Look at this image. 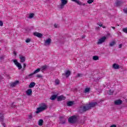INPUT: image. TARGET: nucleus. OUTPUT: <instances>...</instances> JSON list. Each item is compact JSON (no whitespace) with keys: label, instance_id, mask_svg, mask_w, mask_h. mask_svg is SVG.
Instances as JSON below:
<instances>
[{"label":"nucleus","instance_id":"nucleus-1","mask_svg":"<svg viewBox=\"0 0 127 127\" xmlns=\"http://www.w3.org/2000/svg\"><path fill=\"white\" fill-rule=\"evenodd\" d=\"M97 105H98V103L97 102L90 103L85 106L80 107V108L79 110V112L80 114H83L84 112H86V111H88V110H90L91 108H94V107H95L96 106H97Z\"/></svg>","mask_w":127,"mask_h":127},{"label":"nucleus","instance_id":"nucleus-2","mask_svg":"<svg viewBox=\"0 0 127 127\" xmlns=\"http://www.w3.org/2000/svg\"><path fill=\"white\" fill-rule=\"evenodd\" d=\"M47 105L45 103H41L39 105V107L37 108V111H36V114H39V113H41V112H43V111H45L47 110Z\"/></svg>","mask_w":127,"mask_h":127},{"label":"nucleus","instance_id":"nucleus-3","mask_svg":"<svg viewBox=\"0 0 127 127\" xmlns=\"http://www.w3.org/2000/svg\"><path fill=\"white\" fill-rule=\"evenodd\" d=\"M69 124H75L77 122V117L75 116H71L68 119Z\"/></svg>","mask_w":127,"mask_h":127},{"label":"nucleus","instance_id":"nucleus-4","mask_svg":"<svg viewBox=\"0 0 127 127\" xmlns=\"http://www.w3.org/2000/svg\"><path fill=\"white\" fill-rule=\"evenodd\" d=\"M61 4L59 6V8L62 9L64 8V6L65 4L68 3V0H61Z\"/></svg>","mask_w":127,"mask_h":127},{"label":"nucleus","instance_id":"nucleus-5","mask_svg":"<svg viewBox=\"0 0 127 127\" xmlns=\"http://www.w3.org/2000/svg\"><path fill=\"white\" fill-rule=\"evenodd\" d=\"M12 61L14 63L16 67H18L19 70H20V69H22V66L21 65V64L17 62V60H13Z\"/></svg>","mask_w":127,"mask_h":127},{"label":"nucleus","instance_id":"nucleus-6","mask_svg":"<svg viewBox=\"0 0 127 127\" xmlns=\"http://www.w3.org/2000/svg\"><path fill=\"white\" fill-rule=\"evenodd\" d=\"M60 121L62 125H65V124H66V122H67V118L64 117H60Z\"/></svg>","mask_w":127,"mask_h":127},{"label":"nucleus","instance_id":"nucleus-7","mask_svg":"<svg viewBox=\"0 0 127 127\" xmlns=\"http://www.w3.org/2000/svg\"><path fill=\"white\" fill-rule=\"evenodd\" d=\"M106 39H107V37H106L105 36L101 38L98 40V41L97 42V44L99 45L102 44V43H104V42L106 41Z\"/></svg>","mask_w":127,"mask_h":127},{"label":"nucleus","instance_id":"nucleus-8","mask_svg":"<svg viewBox=\"0 0 127 127\" xmlns=\"http://www.w3.org/2000/svg\"><path fill=\"white\" fill-rule=\"evenodd\" d=\"M71 75V71L70 70H66L65 71V73H63L62 76H65L66 78H69V76Z\"/></svg>","mask_w":127,"mask_h":127},{"label":"nucleus","instance_id":"nucleus-9","mask_svg":"<svg viewBox=\"0 0 127 127\" xmlns=\"http://www.w3.org/2000/svg\"><path fill=\"white\" fill-rule=\"evenodd\" d=\"M40 68H37L36 69L33 73L30 74L28 75V77H31L34 75V74H37V73H39V72H40Z\"/></svg>","mask_w":127,"mask_h":127},{"label":"nucleus","instance_id":"nucleus-10","mask_svg":"<svg viewBox=\"0 0 127 127\" xmlns=\"http://www.w3.org/2000/svg\"><path fill=\"white\" fill-rule=\"evenodd\" d=\"M19 57L20 59V62H21V63H24V62H25V57L19 55Z\"/></svg>","mask_w":127,"mask_h":127},{"label":"nucleus","instance_id":"nucleus-11","mask_svg":"<svg viewBox=\"0 0 127 127\" xmlns=\"http://www.w3.org/2000/svg\"><path fill=\"white\" fill-rule=\"evenodd\" d=\"M19 83V81L18 80L15 81L14 82H12L10 83V86L11 88H13V87H15L17 84Z\"/></svg>","mask_w":127,"mask_h":127},{"label":"nucleus","instance_id":"nucleus-12","mask_svg":"<svg viewBox=\"0 0 127 127\" xmlns=\"http://www.w3.org/2000/svg\"><path fill=\"white\" fill-rule=\"evenodd\" d=\"M51 41H52L51 39L48 38L46 41H45L44 42L45 45L46 46L50 45V44H51Z\"/></svg>","mask_w":127,"mask_h":127},{"label":"nucleus","instance_id":"nucleus-13","mask_svg":"<svg viewBox=\"0 0 127 127\" xmlns=\"http://www.w3.org/2000/svg\"><path fill=\"white\" fill-rule=\"evenodd\" d=\"M122 103H123V101H122V100L121 99L117 100L114 102L115 105H116L117 106H120V105H122Z\"/></svg>","mask_w":127,"mask_h":127},{"label":"nucleus","instance_id":"nucleus-14","mask_svg":"<svg viewBox=\"0 0 127 127\" xmlns=\"http://www.w3.org/2000/svg\"><path fill=\"white\" fill-rule=\"evenodd\" d=\"M34 35L35 36H37V37H38L39 38H41L42 36H43V35L40 33L36 32L34 33Z\"/></svg>","mask_w":127,"mask_h":127},{"label":"nucleus","instance_id":"nucleus-15","mask_svg":"<svg viewBox=\"0 0 127 127\" xmlns=\"http://www.w3.org/2000/svg\"><path fill=\"white\" fill-rule=\"evenodd\" d=\"M26 94L27 96H31L32 95V89H29L26 91Z\"/></svg>","mask_w":127,"mask_h":127},{"label":"nucleus","instance_id":"nucleus-16","mask_svg":"<svg viewBox=\"0 0 127 127\" xmlns=\"http://www.w3.org/2000/svg\"><path fill=\"white\" fill-rule=\"evenodd\" d=\"M66 98L63 95L58 97V101H62V100H65Z\"/></svg>","mask_w":127,"mask_h":127},{"label":"nucleus","instance_id":"nucleus-17","mask_svg":"<svg viewBox=\"0 0 127 127\" xmlns=\"http://www.w3.org/2000/svg\"><path fill=\"white\" fill-rule=\"evenodd\" d=\"M35 85H36V83L34 82H32L30 83L29 85V88H33V87L35 86Z\"/></svg>","mask_w":127,"mask_h":127},{"label":"nucleus","instance_id":"nucleus-18","mask_svg":"<svg viewBox=\"0 0 127 127\" xmlns=\"http://www.w3.org/2000/svg\"><path fill=\"white\" fill-rule=\"evenodd\" d=\"M41 69L42 70V72H44L46 70V69H47V65H45L44 66H41Z\"/></svg>","mask_w":127,"mask_h":127},{"label":"nucleus","instance_id":"nucleus-19","mask_svg":"<svg viewBox=\"0 0 127 127\" xmlns=\"http://www.w3.org/2000/svg\"><path fill=\"white\" fill-rule=\"evenodd\" d=\"M113 68L114 69H119V68H120V66L117 64H114L113 65Z\"/></svg>","mask_w":127,"mask_h":127},{"label":"nucleus","instance_id":"nucleus-20","mask_svg":"<svg viewBox=\"0 0 127 127\" xmlns=\"http://www.w3.org/2000/svg\"><path fill=\"white\" fill-rule=\"evenodd\" d=\"M74 105V102L73 101H69L67 103V106L68 107H70V106H73Z\"/></svg>","mask_w":127,"mask_h":127},{"label":"nucleus","instance_id":"nucleus-21","mask_svg":"<svg viewBox=\"0 0 127 127\" xmlns=\"http://www.w3.org/2000/svg\"><path fill=\"white\" fill-rule=\"evenodd\" d=\"M38 125L39 126H40V127H41L43 125V120H39L38 122Z\"/></svg>","mask_w":127,"mask_h":127},{"label":"nucleus","instance_id":"nucleus-22","mask_svg":"<svg viewBox=\"0 0 127 127\" xmlns=\"http://www.w3.org/2000/svg\"><path fill=\"white\" fill-rule=\"evenodd\" d=\"M90 89H91V88H90V87L85 88V89L84 91V93H89L90 92Z\"/></svg>","mask_w":127,"mask_h":127},{"label":"nucleus","instance_id":"nucleus-23","mask_svg":"<svg viewBox=\"0 0 127 127\" xmlns=\"http://www.w3.org/2000/svg\"><path fill=\"white\" fill-rule=\"evenodd\" d=\"M107 94L108 95H113V94H114V91L110 89V90L107 91Z\"/></svg>","mask_w":127,"mask_h":127},{"label":"nucleus","instance_id":"nucleus-24","mask_svg":"<svg viewBox=\"0 0 127 127\" xmlns=\"http://www.w3.org/2000/svg\"><path fill=\"white\" fill-rule=\"evenodd\" d=\"M0 122H3V114L0 113Z\"/></svg>","mask_w":127,"mask_h":127},{"label":"nucleus","instance_id":"nucleus-25","mask_svg":"<svg viewBox=\"0 0 127 127\" xmlns=\"http://www.w3.org/2000/svg\"><path fill=\"white\" fill-rule=\"evenodd\" d=\"M116 4L117 6H120V5H121V4H122V1H117Z\"/></svg>","mask_w":127,"mask_h":127},{"label":"nucleus","instance_id":"nucleus-26","mask_svg":"<svg viewBox=\"0 0 127 127\" xmlns=\"http://www.w3.org/2000/svg\"><path fill=\"white\" fill-rule=\"evenodd\" d=\"M56 98H57V95H54L53 96H51V97L50 98L51 100H52L53 101L55 99H56Z\"/></svg>","mask_w":127,"mask_h":127},{"label":"nucleus","instance_id":"nucleus-27","mask_svg":"<svg viewBox=\"0 0 127 127\" xmlns=\"http://www.w3.org/2000/svg\"><path fill=\"white\" fill-rule=\"evenodd\" d=\"M93 60L96 61L97 60H99V57L97 56H94L93 57Z\"/></svg>","mask_w":127,"mask_h":127},{"label":"nucleus","instance_id":"nucleus-28","mask_svg":"<svg viewBox=\"0 0 127 127\" xmlns=\"http://www.w3.org/2000/svg\"><path fill=\"white\" fill-rule=\"evenodd\" d=\"M72 1H74V2H76V3H77V4H79L80 2V0H71Z\"/></svg>","mask_w":127,"mask_h":127},{"label":"nucleus","instance_id":"nucleus-29","mask_svg":"<svg viewBox=\"0 0 127 127\" xmlns=\"http://www.w3.org/2000/svg\"><path fill=\"white\" fill-rule=\"evenodd\" d=\"M60 83V81H59V79H56L55 80V84L56 85H59Z\"/></svg>","mask_w":127,"mask_h":127},{"label":"nucleus","instance_id":"nucleus-30","mask_svg":"<svg viewBox=\"0 0 127 127\" xmlns=\"http://www.w3.org/2000/svg\"><path fill=\"white\" fill-rule=\"evenodd\" d=\"M79 5H83V6H85L86 5V3H82V2L79 1V3H78Z\"/></svg>","mask_w":127,"mask_h":127},{"label":"nucleus","instance_id":"nucleus-31","mask_svg":"<svg viewBox=\"0 0 127 127\" xmlns=\"http://www.w3.org/2000/svg\"><path fill=\"white\" fill-rule=\"evenodd\" d=\"M115 44H116V42H112L110 43V46H114V45H115Z\"/></svg>","mask_w":127,"mask_h":127},{"label":"nucleus","instance_id":"nucleus-32","mask_svg":"<svg viewBox=\"0 0 127 127\" xmlns=\"http://www.w3.org/2000/svg\"><path fill=\"white\" fill-rule=\"evenodd\" d=\"M33 16H34V14L31 13L29 14V18H32V17H33Z\"/></svg>","mask_w":127,"mask_h":127},{"label":"nucleus","instance_id":"nucleus-33","mask_svg":"<svg viewBox=\"0 0 127 127\" xmlns=\"http://www.w3.org/2000/svg\"><path fill=\"white\" fill-rule=\"evenodd\" d=\"M123 32H125V33L127 34V28H124L123 29Z\"/></svg>","mask_w":127,"mask_h":127},{"label":"nucleus","instance_id":"nucleus-34","mask_svg":"<svg viewBox=\"0 0 127 127\" xmlns=\"http://www.w3.org/2000/svg\"><path fill=\"white\" fill-rule=\"evenodd\" d=\"M94 1V0H87V2L88 3H92V2H93Z\"/></svg>","mask_w":127,"mask_h":127},{"label":"nucleus","instance_id":"nucleus-35","mask_svg":"<svg viewBox=\"0 0 127 127\" xmlns=\"http://www.w3.org/2000/svg\"><path fill=\"white\" fill-rule=\"evenodd\" d=\"M36 77L37 78H42V75H41V74H37Z\"/></svg>","mask_w":127,"mask_h":127},{"label":"nucleus","instance_id":"nucleus-36","mask_svg":"<svg viewBox=\"0 0 127 127\" xmlns=\"http://www.w3.org/2000/svg\"><path fill=\"white\" fill-rule=\"evenodd\" d=\"M25 42L26 43H29V42H30V39H27V40H26Z\"/></svg>","mask_w":127,"mask_h":127},{"label":"nucleus","instance_id":"nucleus-37","mask_svg":"<svg viewBox=\"0 0 127 127\" xmlns=\"http://www.w3.org/2000/svg\"><path fill=\"white\" fill-rule=\"evenodd\" d=\"M26 67V64H23V70H25V68Z\"/></svg>","mask_w":127,"mask_h":127},{"label":"nucleus","instance_id":"nucleus-38","mask_svg":"<svg viewBox=\"0 0 127 127\" xmlns=\"http://www.w3.org/2000/svg\"><path fill=\"white\" fill-rule=\"evenodd\" d=\"M83 76V74L82 73H78L77 74V77H82Z\"/></svg>","mask_w":127,"mask_h":127},{"label":"nucleus","instance_id":"nucleus-39","mask_svg":"<svg viewBox=\"0 0 127 127\" xmlns=\"http://www.w3.org/2000/svg\"><path fill=\"white\" fill-rule=\"evenodd\" d=\"M3 25V23L2 21H0V26H2Z\"/></svg>","mask_w":127,"mask_h":127},{"label":"nucleus","instance_id":"nucleus-40","mask_svg":"<svg viewBox=\"0 0 127 127\" xmlns=\"http://www.w3.org/2000/svg\"><path fill=\"white\" fill-rule=\"evenodd\" d=\"M97 24L100 26L101 27H102V26H103V24L102 23H98Z\"/></svg>","mask_w":127,"mask_h":127},{"label":"nucleus","instance_id":"nucleus-41","mask_svg":"<svg viewBox=\"0 0 127 127\" xmlns=\"http://www.w3.org/2000/svg\"><path fill=\"white\" fill-rule=\"evenodd\" d=\"M32 115L30 114V115H29V119H32Z\"/></svg>","mask_w":127,"mask_h":127},{"label":"nucleus","instance_id":"nucleus-42","mask_svg":"<svg viewBox=\"0 0 127 127\" xmlns=\"http://www.w3.org/2000/svg\"><path fill=\"white\" fill-rule=\"evenodd\" d=\"M124 12H125V13H127V9H124L123 10Z\"/></svg>","mask_w":127,"mask_h":127},{"label":"nucleus","instance_id":"nucleus-43","mask_svg":"<svg viewBox=\"0 0 127 127\" xmlns=\"http://www.w3.org/2000/svg\"><path fill=\"white\" fill-rule=\"evenodd\" d=\"M54 26L56 28H57V27H58V25H57V24H55Z\"/></svg>","mask_w":127,"mask_h":127},{"label":"nucleus","instance_id":"nucleus-44","mask_svg":"<svg viewBox=\"0 0 127 127\" xmlns=\"http://www.w3.org/2000/svg\"><path fill=\"white\" fill-rule=\"evenodd\" d=\"M122 47H123V45L122 44H120L119 45V48H122Z\"/></svg>","mask_w":127,"mask_h":127},{"label":"nucleus","instance_id":"nucleus-45","mask_svg":"<svg viewBox=\"0 0 127 127\" xmlns=\"http://www.w3.org/2000/svg\"><path fill=\"white\" fill-rule=\"evenodd\" d=\"M110 127H117V126L116 125H113L111 126H110Z\"/></svg>","mask_w":127,"mask_h":127},{"label":"nucleus","instance_id":"nucleus-46","mask_svg":"<svg viewBox=\"0 0 127 127\" xmlns=\"http://www.w3.org/2000/svg\"><path fill=\"white\" fill-rule=\"evenodd\" d=\"M96 29L97 30H100V27H96Z\"/></svg>","mask_w":127,"mask_h":127},{"label":"nucleus","instance_id":"nucleus-47","mask_svg":"<svg viewBox=\"0 0 127 127\" xmlns=\"http://www.w3.org/2000/svg\"><path fill=\"white\" fill-rule=\"evenodd\" d=\"M2 59H3V57L1 56L0 57V60H2Z\"/></svg>","mask_w":127,"mask_h":127},{"label":"nucleus","instance_id":"nucleus-48","mask_svg":"<svg viewBox=\"0 0 127 127\" xmlns=\"http://www.w3.org/2000/svg\"><path fill=\"white\" fill-rule=\"evenodd\" d=\"M111 28H113V29H116V27L111 26Z\"/></svg>","mask_w":127,"mask_h":127},{"label":"nucleus","instance_id":"nucleus-49","mask_svg":"<svg viewBox=\"0 0 127 127\" xmlns=\"http://www.w3.org/2000/svg\"><path fill=\"white\" fill-rule=\"evenodd\" d=\"M101 27H103V28H106V26H103V25H102V26H101Z\"/></svg>","mask_w":127,"mask_h":127},{"label":"nucleus","instance_id":"nucleus-50","mask_svg":"<svg viewBox=\"0 0 127 127\" xmlns=\"http://www.w3.org/2000/svg\"><path fill=\"white\" fill-rule=\"evenodd\" d=\"M85 36H82V39H84V38H85Z\"/></svg>","mask_w":127,"mask_h":127},{"label":"nucleus","instance_id":"nucleus-51","mask_svg":"<svg viewBox=\"0 0 127 127\" xmlns=\"http://www.w3.org/2000/svg\"><path fill=\"white\" fill-rule=\"evenodd\" d=\"M2 125L4 127H5V124L4 123H3Z\"/></svg>","mask_w":127,"mask_h":127},{"label":"nucleus","instance_id":"nucleus-52","mask_svg":"<svg viewBox=\"0 0 127 127\" xmlns=\"http://www.w3.org/2000/svg\"><path fill=\"white\" fill-rule=\"evenodd\" d=\"M108 35H110V34H108Z\"/></svg>","mask_w":127,"mask_h":127}]
</instances>
